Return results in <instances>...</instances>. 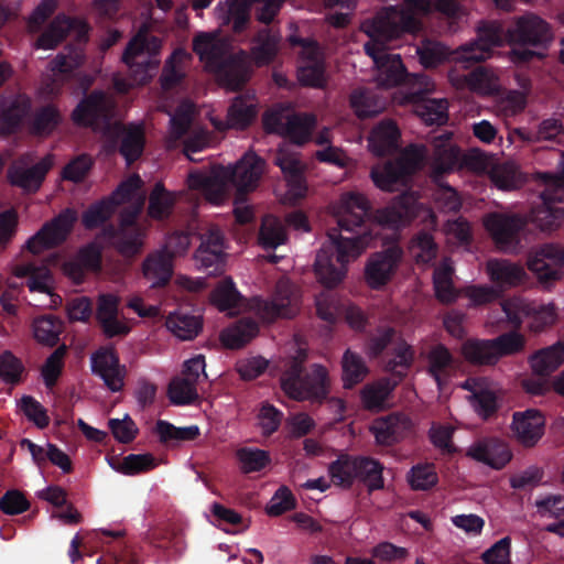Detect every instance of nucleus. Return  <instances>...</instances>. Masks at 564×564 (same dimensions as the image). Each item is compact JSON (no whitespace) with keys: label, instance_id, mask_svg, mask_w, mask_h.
Returning a JSON list of instances; mask_svg holds the SVG:
<instances>
[{"label":"nucleus","instance_id":"nucleus-13","mask_svg":"<svg viewBox=\"0 0 564 564\" xmlns=\"http://www.w3.org/2000/svg\"><path fill=\"white\" fill-rule=\"evenodd\" d=\"M500 307L505 319L514 328H519L524 318H531L530 327L534 332H541L554 324L556 319L555 308L552 304H539L520 296L503 300Z\"/></svg>","mask_w":564,"mask_h":564},{"label":"nucleus","instance_id":"nucleus-17","mask_svg":"<svg viewBox=\"0 0 564 564\" xmlns=\"http://www.w3.org/2000/svg\"><path fill=\"white\" fill-rule=\"evenodd\" d=\"M107 150L113 152L118 149L127 165L133 164L141 158L145 147V133L141 124L115 123L106 129Z\"/></svg>","mask_w":564,"mask_h":564},{"label":"nucleus","instance_id":"nucleus-29","mask_svg":"<svg viewBox=\"0 0 564 564\" xmlns=\"http://www.w3.org/2000/svg\"><path fill=\"white\" fill-rule=\"evenodd\" d=\"M541 200V205L532 209V221L543 231H553L564 223V207L555 205L564 200V194L546 186Z\"/></svg>","mask_w":564,"mask_h":564},{"label":"nucleus","instance_id":"nucleus-11","mask_svg":"<svg viewBox=\"0 0 564 564\" xmlns=\"http://www.w3.org/2000/svg\"><path fill=\"white\" fill-rule=\"evenodd\" d=\"M506 39L513 46H531L547 51L553 42L552 26L534 13L516 17L506 30Z\"/></svg>","mask_w":564,"mask_h":564},{"label":"nucleus","instance_id":"nucleus-53","mask_svg":"<svg viewBox=\"0 0 564 564\" xmlns=\"http://www.w3.org/2000/svg\"><path fill=\"white\" fill-rule=\"evenodd\" d=\"M166 326L180 339L189 340L198 335L203 323L199 316L177 313L167 317Z\"/></svg>","mask_w":564,"mask_h":564},{"label":"nucleus","instance_id":"nucleus-63","mask_svg":"<svg viewBox=\"0 0 564 564\" xmlns=\"http://www.w3.org/2000/svg\"><path fill=\"white\" fill-rule=\"evenodd\" d=\"M408 481L413 490L426 491L437 485L438 476L434 465L419 464L410 469Z\"/></svg>","mask_w":564,"mask_h":564},{"label":"nucleus","instance_id":"nucleus-27","mask_svg":"<svg viewBox=\"0 0 564 564\" xmlns=\"http://www.w3.org/2000/svg\"><path fill=\"white\" fill-rule=\"evenodd\" d=\"M467 456L499 470L511 460L512 453L508 444L502 440L498 437H484L469 446Z\"/></svg>","mask_w":564,"mask_h":564},{"label":"nucleus","instance_id":"nucleus-15","mask_svg":"<svg viewBox=\"0 0 564 564\" xmlns=\"http://www.w3.org/2000/svg\"><path fill=\"white\" fill-rule=\"evenodd\" d=\"M484 226L500 251L513 253L520 247L527 220L517 214L495 212L485 216Z\"/></svg>","mask_w":564,"mask_h":564},{"label":"nucleus","instance_id":"nucleus-58","mask_svg":"<svg viewBox=\"0 0 564 564\" xmlns=\"http://www.w3.org/2000/svg\"><path fill=\"white\" fill-rule=\"evenodd\" d=\"M257 110L253 104L242 97H236L228 108L227 124L234 129H246L256 118Z\"/></svg>","mask_w":564,"mask_h":564},{"label":"nucleus","instance_id":"nucleus-10","mask_svg":"<svg viewBox=\"0 0 564 564\" xmlns=\"http://www.w3.org/2000/svg\"><path fill=\"white\" fill-rule=\"evenodd\" d=\"M250 307L264 323H273L279 318H293L297 312V294L294 284L288 279H280L271 297L256 296Z\"/></svg>","mask_w":564,"mask_h":564},{"label":"nucleus","instance_id":"nucleus-55","mask_svg":"<svg viewBox=\"0 0 564 564\" xmlns=\"http://www.w3.org/2000/svg\"><path fill=\"white\" fill-rule=\"evenodd\" d=\"M187 56L186 52L182 48L173 51L171 56L165 61V64L160 76L161 87L164 90H171L176 87L184 78L182 70V63Z\"/></svg>","mask_w":564,"mask_h":564},{"label":"nucleus","instance_id":"nucleus-3","mask_svg":"<svg viewBox=\"0 0 564 564\" xmlns=\"http://www.w3.org/2000/svg\"><path fill=\"white\" fill-rule=\"evenodd\" d=\"M379 20V12L372 20L362 23V31L369 36L364 44L365 53L373 59L377 67V82L382 87H397L404 85L408 91L414 89L420 83H426L423 73H409L399 54L387 52L389 45L401 40L406 34H392L389 26L375 25Z\"/></svg>","mask_w":564,"mask_h":564},{"label":"nucleus","instance_id":"nucleus-2","mask_svg":"<svg viewBox=\"0 0 564 564\" xmlns=\"http://www.w3.org/2000/svg\"><path fill=\"white\" fill-rule=\"evenodd\" d=\"M281 35L270 29L258 31L250 53L239 50L230 52L227 41L200 33L193 41V51L204 63L205 69L213 73L219 83L231 90L241 89L250 77V63L257 67L271 64L280 50Z\"/></svg>","mask_w":564,"mask_h":564},{"label":"nucleus","instance_id":"nucleus-46","mask_svg":"<svg viewBox=\"0 0 564 564\" xmlns=\"http://www.w3.org/2000/svg\"><path fill=\"white\" fill-rule=\"evenodd\" d=\"M34 338L42 345L53 347L59 341L64 324L53 314L35 317L32 323Z\"/></svg>","mask_w":564,"mask_h":564},{"label":"nucleus","instance_id":"nucleus-48","mask_svg":"<svg viewBox=\"0 0 564 564\" xmlns=\"http://www.w3.org/2000/svg\"><path fill=\"white\" fill-rule=\"evenodd\" d=\"M175 205L174 195L166 191L164 184L158 182L149 196L148 215L155 220L167 219Z\"/></svg>","mask_w":564,"mask_h":564},{"label":"nucleus","instance_id":"nucleus-5","mask_svg":"<svg viewBox=\"0 0 564 564\" xmlns=\"http://www.w3.org/2000/svg\"><path fill=\"white\" fill-rule=\"evenodd\" d=\"M435 11L455 18L459 4L456 0H402L400 4L382 8L375 25H387L392 34L414 36L423 31L424 19Z\"/></svg>","mask_w":564,"mask_h":564},{"label":"nucleus","instance_id":"nucleus-26","mask_svg":"<svg viewBox=\"0 0 564 564\" xmlns=\"http://www.w3.org/2000/svg\"><path fill=\"white\" fill-rule=\"evenodd\" d=\"M101 263L102 247L91 241L80 247L75 256L63 264V270L76 284H80L88 272H99Z\"/></svg>","mask_w":564,"mask_h":564},{"label":"nucleus","instance_id":"nucleus-64","mask_svg":"<svg viewBox=\"0 0 564 564\" xmlns=\"http://www.w3.org/2000/svg\"><path fill=\"white\" fill-rule=\"evenodd\" d=\"M411 250L415 251L417 262L430 263L436 259L438 247L431 232L420 230L411 239Z\"/></svg>","mask_w":564,"mask_h":564},{"label":"nucleus","instance_id":"nucleus-40","mask_svg":"<svg viewBox=\"0 0 564 564\" xmlns=\"http://www.w3.org/2000/svg\"><path fill=\"white\" fill-rule=\"evenodd\" d=\"M427 372L441 388L449 378L454 369L455 359L444 344L433 345L426 354Z\"/></svg>","mask_w":564,"mask_h":564},{"label":"nucleus","instance_id":"nucleus-22","mask_svg":"<svg viewBox=\"0 0 564 564\" xmlns=\"http://www.w3.org/2000/svg\"><path fill=\"white\" fill-rule=\"evenodd\" d=\"M91 372L102 379L112 392H119L124 386L126 367L120 365L119 356L112 347H100L90 357Z\"/></svg>","mask_w":564,"mask_h":564},{"label":"nucleus","instance_id":"nucleus-24","mask_svg":"<svg viewBox=\"0 0 564 564\" xmlns=\"http://www.w3.org/2000/svg\"><path fill=\"white\" fill-rule=\"evenodd\" d=\"M196 265L209 274L224 271L226 253L224 251V236L217 227H212L202 235L200 245L194 253Z\"/></svg>","mask_w":564,"mask_h":564},{"label":"nucleus","instance_id":"nucleus-62","mask_svg":"<svg viewBox=\"0 0 564 564\" xmlns=\"http://www.w3.org/2000/svg\"><path fill=\"white\" fill-rule=\"evenodd\" d=\"M167 395L174 405L193 404L198 399L196 384L186 378L173 379L169 384Z\"/></svg>","mask_w":564,"mask_h":564},{"label":"nucleus","instance_id":"nucleus-41","mask_svg":"<svg viewBox=\"0 0 564 564\" xmlns=\"http://www.w3.org/2000/svg\"><path fill=\"white\" fill-rule=\"evenodd\" d=\"M416 54L420 64L424 68H434L445 61H449L455 63L456 68L468 69L467 64H463L454 58L455 51H449L438 41L424 39L421 44L416 46Z\"/></svg>","mask_w":564,"mask_h":564},{"label":"nucleus","instance_id":"nucleus-37","mask_svg":"<svg viewBox=\"0 0 564 564\" xmlns=\"http://www.w3.org/2000/svg\"><path fill=\"white\" fill-rule=\"evenodd\" d=\"M451 133L444 132L433 142L432 170L435 175H443L453 171L460 158V150L451 141Z\"/></svg>","mask_w":564,"mask_h":564},{"label":"nucleus","instance_id":"nucleus-60","mask_svg":"<svg viewBox=\"0 0 564 564\" xmlns=\"http://www.w3.org/2000/svg\"><path fill=\"white\" fill-rule=\"evenodd\" d=\"M516 133L521 140L534 143L540 141H553L563 133V126L560 120L550 118L543 120L535 131L517 129Z\"/></svg>","mask_w":564,"mask_h":564},{"label":"nucleus","instance_id":"nucleus-47","mask_svg":"<svg viewBox=\"0 0 564 564\" xmlns=\"http://www.w3.org/2000/svg\"><path fill=\"white\" fill-rule=\"evenodd\" d=\"M383 465L372 457L357 456V480L362 482L369 492L384 487Z\"/></svg>","mask_w":564,"mask_h":564},{"label":"nucleus","instance_id":"nucleus-14","mask_svg":"<svg viewBox=\"0 0 564 564\" xmlns=\"http://www.w3.org/2000/svg\"><path fill=\"white\" fill-rule=\"evenodd\" d=\"M503 43V29L494 21L481 22L477 29V39L460 45L455 50L454 58L468 68L474 64L486 61L492 54L495 47Z\"/></svg>","mask_w":564,"mask_h":564},{"label":"nucleus","instance_id":"nucleus-6","mask_svg":"<svg viewBox=\"0 0 564 564\" xmlns=\"http://www.w3.org/2000/svg\"><path fill=\"white\" fill-rule=\"evenodd\" d=\"M305 354L293 358L280 378L282 390L294 400L322 403L329 393L327 369L318 364L304 368Z\"/></svg>","mask_w":564,"mask_h":564},{"label":"nucleus","instance_id":"nucleus-31","mask_svg":"<svg viewBox=\"0 0 564 564\" xmlns=\"http://www.w3.org/2000/svg\"><path fill=\"white\" fill-rule=\"evenodd\" d=\"M273 163L281 169L291 195L295 198H303L307 192V184L305 165L302 161L295 154L279 151Z\"/></svg>","mask_w":564,"mask_h":564},{"label":"nucleus","instance_id":"nucleus-59","mask_svg":"<svg viewBox=\"0 0 564 564\" xmlns=\"http://www.w3.org/2000/svg\"><path fill=\"white\" fill-rule=\"evenodd\" d=\"M101 532L104 535L117 540L108 551V554L102 558V564H139L134 552L121 540L122 533L120 531L102 530Z\"/></svg>","mask_w":564,"mask_h":564},{"label":"nucleus","instance_id":"nucleus-49","mask_svg":"<svg viewBox=\"0 0 564 564\" xmlns=\"http://www.w3.org/2000/svg\"><path fill=\"white\" fill-rule=\"evenodd\" d=\"M462 354L473 365L492 366L498 362L491 339H467L462 346Z\"/></svg>","mask_w":564,"mask_h":564},{"label":"nucleus","instance_id":"nucleus-23","mask_svg":"<svg viewBox=\"0 0 564 564\" xmlns=\"http://www.w3.org/2000/svg\"><path fill=\"white\" fill-rule=\"evenodd\" d=\"M402 258L399 247H389L370 256L365 267V281L372 290H380L389 283Z\"/></svg>","mask_w":564,"mask_h":564},{"label":"nucleus","instance_id":"nucleus-28","mask_svg":"<svg viewBox=\"0 0 564 564\" xmlns=\"http://www.w3.org/2000/svg\"><path fill=\"white\" fill-rule=\"evenodd\" d=\"M545 419L541 411L528 409L514 412L511 429L517 441L524 447H533L544 435Z\"/></svg>","mask_w":564,"mask_h":564},{"label":"nucleus","instance_id":"nucleus-9","mask_svg":"<svg viewBox=\"0 0 564 564\" xmlns=\"http://www.w3.org/2000/svg\"><path fill=\"white\" fill-rule=\"evenodd\" d=\"M285 0H225L215 8L223 25H231L235 33L242 32L250 20L251 4H256V18L270 24L280 12Z\"/></svg>","mask_w":564,"mask_h":564},{"label":"nucleus","instance_id":"nucleus-50","mask_svg":"<svg viewBox=\"0 0 564 564\" xmlns=\"http://www.w3.org/2000/svg\"><path fill=\"white\" fill-rule=\"evenodd\" d=\"M210 300L219 311L225 312L239 307L243 301V296L237 290L232 279L227 276L213 290Z\"/></svg>","mask_w":564,"mask_h":564},{"label":"nucleus","instance_id":"nucleus-61","mask_svg":"<svg viewBox=\"0 0 564 564\" xmlns=\"http://www.w3.org/2000/svg\"><path fill=\"white\" fill-rule=\"evenodd\" d=\"M397 380L386 379L376 384H367L361 391V399L367 409H379L399 384Z\"/></svg>","mask_w":564,"mask_h":564},{"label":"nucleus","instance_id":"nucleus-32","mask_svg":"<svg viewBox=\"0 0 564 564\" xmlns=\"http://www.w3.org/2000/svg\"><path fill=\"white\" fill-rule=\"evenodd\" d=\"M63 116L57 105L47 102L31 109L26 127L33 137L48 138L62 124Z\"/></svg>","mask_w":564,"mask_h":564},{"label":"nucleus","instance_id":"nucleus-20","mask_svg":"<svg viewBox=\"0 0 564 564\" xmlns=\"http://www.w3.org/2000/svg\"><path fill=\"white\" fill-rule=\"evenodd\" d=\"M434 90V83L426 76V83H420L414 89L406 91L405 99L413 104L416 115L427 126L444 124L448 119V105L445 99L429 98Z\"/></svg>","mask_w":564,"mask_h":564},{"label":"nucleus","instance_id":"nucleus-7","mask_svg":"<svg viewBox=\"0 0 564 564\" xmlns=\"http://www.w3.org/2000/svg\"><path fill=\"white\" fill-rule=\"evenodd\" d=\"M426 156L425 145L411 144L398 159L373 166L370 177L381 191H399L401 187L408 186L412 175L422 167Z\"/></svg>","mask_w":564,"mask_h":564},{"label":"nucleus","instance_id":"nucleus-33","mask_svg":"<svg viewBox=\"0 0 564 564\" xmlns=\"http://www.w3.org/2000/svg\"><path fill=\"white\" fill-rule=\"evenodd\" d=\"M51 167V158L45 156L31 167H24L21 164L12 165L8 171V177L12 185L28 192H36Z\"/></svg>","mask_w":564,"mask_h":564},{"label":"nucleus","instance_id":"nucleus-18","mask_svg":"<svg viewBox=\"0 0 564 564\" xmlns=\"http://www.w3.org/2000/svg\"><path fill=\"white\" fill-rule=\"evenodd\" d=\"M563 268L564 249L556 243L541 245L529 254L528 269L545 288L563 276Z\"/></svg>","mask_w":564,"mask_h":564},{"label":"nucleus","instance_id":"nucleus-39","mask_svg":"<svg viewBox=\"0 0 564 564\" xmlns=\"http://www.w3.org/2000/svg\"><path fill=\"white\" fill-rule=\"evenodd\" d=\"M142 268L144 278L151 282L152 288H163L173 275V254L162 250L152 253L147 257Z\"/></svg>","mask_w":564,"mask_h":564},{"label":"nucleus","instance_id":"nucleus-30","mask_svg":"<svg viewBox=\"0 0 564 564\" xmlns=\"http://www.w3.org/2000/svg\"><path fill=\"white\" fill-rule=\"evenodd\" d=\"M32 100L25 94L0 100V134L8 137L17 133L30 115Z\"/></svg>","mask_w":564,"mask_h":564},{"label":"nucleus","instance_id":"nucleus-51","mask_svg":"<svg viewBox=\"0 0 564 564\" xmlns=\"http://www.w3.org/2000/svg\"><path fill=\"white\" fill-rule=\"evenodd\" d=\"M349 104L360 119L375 117L382 108L376 94L367 88L354 89L349 96Z\"/></svg>","mask_w":564,"mask_h":564},{"label":"nucleus","instance_id":"nucleus-44","mask_svg":"<svg viewBox=\"0 0 564 564\" xmlns=\"http://www.w3.org/2000/svg\"><path fill=\"white\" fill-rule=\"evenodd\" d=\"M454 268L447 260L441 262L433 272V288L436 299L443 304H449L457 300L459 292L454 282Z\"/></svg>","mask_w":564,"mask_h":564},{"label":"nucleus","instance_id":"nucleus-8","mask_svg":"<svg viewBox=\"0 0 564 564\" xmlns=\"http://www.w3.org/2000/svg\"><path fill=\"white\" fill-rule=\"evenodd\" d=\"M161 41L156 36L142 33L134 35L127 44L122 62L128 66L132 85L148 84L156 73L160 59Z\"/></svg>","mask_w":564,"mask_h":564},{"label":"nucleus","instance_id":"nucleus-45","mask_svg":"<svg viewBox=\"0 0 564 564\" xmlns=\"http://www.w3.org/2000/svg\"><path fill=\"white\" fill-rule=\"evenodd\" d=\"M328 474L335 486L350 489L357 480V456L340 454L329 464Z\"/></svg>","mask_w":564,"mask_h":564},{"label":"nucleus","instance_id":"nucleus-42","mask_svg":"<svg viewBox=\"0 0 564 564\" xmlns=\"http://www.w3.org/2000/svg\"><path fill=\"white\" fill-rule=\"evenodd\" d=\"M259 333V325L251 318H240L220 334L221 343L229 349H239L246 346Z\"/></svg>","mask_w":564,"mask_h":564},{"label":"nucleus","instance_id":"nucleus-36","mask_svg":"<svg viewBox=\"0 0 564 564\" xmlns=\"http://www.w3.org/2000/svg\"><path fill=\"white\" fill-rule=\"evenodd\" d=\"M13 273L18 278H29L28 286L31 292L50 294L54 303H61L59 295L52 293L53 275L50 268L45 264L37 265L33 262L17 264Z\"/></svg>","mask_w":564,"mask_h":564},{"label":"nucleus","instance_id":"nucleus-38","mask_svg":"<svg viewBox=\"0 0 564 564\" xmlns=\"http://www.w3.org/2000/svg\"><path fill=\"white\" fill-rule=\"evenodd\" d=\"M145 540L155 549L178 555L184 550V536L180 527L166 523L151 528Z\"/></svg>","mask_w":564,"mask_h":564},{"label":"nucleus","instance_id":"nucleus-43","mask_svg":"<svg viewBox=\"0 0 564 564\" xmlns=\"http://www.w3.org/2000/svg\"><path fill=\"white\" fill-rule=\"evenodd\" d=\"M564 364V344L556 343L542 348L530 357L532 371L541 377H546Z\"/></svg>","mask_w":564,"mask_h":564},{"label":"nucleus","instance_id":"nucleus-19","mask_svg":"<svg viewBox=\"0 0 564 564\" xmlns=\"http://www.w3.org/2000/svg\"><path fill=\"white\" fill-rule=\"evenodd\" d=\"M111 104L107 94L102 90H93L86 95L73 109L70 118L78 127L98 130L102 126L112 127L109 123Z\"/></svg>","mask_w":564,"mask_h":564},{"label":"nucleus","instance_id":"nucleus-54","mask_svg":"<svg viewBox=\"0 0 564 564\" xmlns=\"http://www.w3.org/2000/svg\"><path fill=\"white\" fill-rule=\"evenodd\" d=\"M393 352L394 358L387 361L384 369L392 375L394 380L401 382L414 361V350L412 346L401 340L394 347Z\"/></svg>","mask_w":564,"mask_h":564},{"label":"nucleus","instance_id":"nucleus-21","mask_svg":"<svg viewBox=\"0 0 564 564\" xmlns=\"http://www.w3.org/2000/svg\"><path fill=\"white\" fill-rule=\"evenodd\" d=\"M462 389L471 393L470 403L482 420H489L498 412L500 399L497 386L486 377H468Z\"/></svg>","mask_w":564,"mask_h":564},{"label":"nucleus","instance_id":"nucleus-52","mask_svg":"<svg viewBox=\"0 0 564 564\" xmlns=\"http://www.w3.org/2000/svg\"><path fill=\"white\" fill-rule=\"evenodd\" d=\"M341 367L344 387L348 389L360 383L369 371L364 358L350 349L344 352Z\"/></svg>","mask_w":564,"mask_h":564},{"label":"nucleus","instance_id":"nucleus-16","mask_svg":"<svg viewBox=\"0 0 564 564\" xmlns=\"http://www.w3.org/2000/svg\"><path fill=\"white\" fill-rule=\"evenodd\" d=\"M77 221V212L65 208L57 216L45 223L41 229L26 241L25 248L32 254L62 245L72 232Z\"/></svg>","mask_w":564,"mask_h":564},{"label":"nucleus","instance_id":"nucleus-57","mask_svg":"<svg viewBox=\"0 0 564 564\" xmlns=\"http://www.w3.org/2000/svg\"><path fill=\"white\" fill-rule=\"evenodd\" d=\"M155 433L158 434L161 443H170L173 441H194L200 435V431L197 425L177 427L165 420H158L155 424Z\"/></svg>","mask_w":564,"mask_h":564},{"label":"nucleus","instance_id":"nucleus-25","mask_svg":"<svg viewBox=\"0 0 564 564\" xmlns=\"http://www.w3.org/2000/svg\"><path fill=\"white\" fill-rule=\"evenodd\" d=\"M265 162L256 153H246L228 171V178L237 189L239 197L254 191L264 172Z\"/></svg>","mask_w":564,"mask_h":564},{"label":"nucleus","instance_id":"nucleus-4","mask_svg":"<svg viewBox=\"0 0 564 564\" xmlns=\"http://www.w3.org/2000/svg\"><path fill=\"white\" fill-rule=\"evenodd\" d=\"M89 31L90 25L84 19L59 13L37 37L36 45L40 48L53 50L68 35H73V42L51 62L53 72L68 75L85 62V46L89 41Z\"/></svg>","mask_w":564,"mask_h":564},{"label":"nucleus","instance_id":"nucleus-1","mask_svg":"<svg viewBox=\"0 0 564 564\" xmlns=\"http://www.w3.org/2000/svg\"><path fill=\"white\" fill-rule=\"evenodd\" d=\"M343 214L338 227L327 232L328 245L318 250L314 263L317 279L326 288L337 286L346 275L350 259L359 257L379 236L378 227L397 230L417 217L422 204L415 192L405 191L387 206L372 209L361 193L341 196Z\"/></svg>","mask_w":564,"mask_h":564},{"label":"nucleus","instance_id":"nucleus-35","mask_svg":"<svg viewBox=\"0 0 564 564\" xmlns=\"http://www.w3.org/2000/svg\"><path fill=\"white\" fill-rule=\"evenodd\" d=\"M400 137V129L394 121L382 120L369 134V149L377 156L392 154L399 149Z\"/></svg>","mask_w":564,"mask_h":564},{"label":"nucleus","instance_id":"nucleus-56","mask_svg":"<svg viewBox=\"0 0 564 564\" xmlns=\"http://www.w3.org/2000/svg\"><path fill=\"white\" fill-rule=\"evenodd\" d=\"M117 208L107 197L91 204L82 215V224L87 230L96 229L106 224Z\"/></svg>","mask_w":564,"mask_h":564},{"label":"nucleus","instance_id":"nucleus-12","mask_svg":"<svg viewBox=\"0 0 564 564\" xmlns=\"http://www.w3.org/2000/svg\"><path fill=\"white\" fill-rule=\"evenodd\" d=\"M264 129L289 139L292 143L303 145L310 141L316 126L312 113H288L283 109H272L263 115Z\"/></svg>","mask_w":564,"mask_h":564},{"label":"nucleus","instance_id":"nucleus-34","mask_svg":"<svg viewBox=\"0 0 564 564\" xmlns=\"http://www.w3.org/2000/svg\"><path fill=\"white\" fill-rule=\"evenodd\" d=\"M486 271L490 281L501 289H509L524 283L527 273L524 268L508 259H490L486 263Z\"/></svg>","mask_w":564,"mask_h":564}]
</instances>
